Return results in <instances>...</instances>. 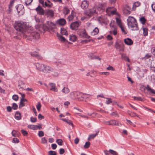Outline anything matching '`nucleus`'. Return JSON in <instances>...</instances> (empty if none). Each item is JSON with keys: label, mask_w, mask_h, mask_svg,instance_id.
Segmentation results:
<instances>
[{"label": "nucleus", "mask_w": 155, "mask_h": 155, "mask_svg": "<svg viewBox=\"0 0 155 155\" xmlns=\"http://www.w3.org/2000/svg\"><path fill=\"white\" fill-rule=\"evenodd\" d=\"M14 27L17 31L21 33V36H23L24 38L27 37L26 35L24 33L25 26L24 22H16L14 25Z\"/></svg>", "instance_id": "f257e3e1"}, {"label": "nucleus", "mask_w": 155, "mask_h": 155, "mask_svg": "<svg viewBox=\"0 0 155 155\" xmlns=\"http://www.w3.org/2000/svg\"><path fill=\"white\" fill-rule=\"evenodd\" d=\"M127 21L128 26L132 28V30L137 31L139 29L137 23L134 18L129 16L127 19Z\"/></svg>", "instance_id": "f03ea898"}, {"label": "nucleus", "mask_w": 155, "mask_h": 155, "mask_svg": "<svg viewBox=\"0 0 155 155\" xmlns=\"http://www.w3.org/2000/svg\"><path fill=\"white\" fill-rule=\"evenodd\" d=\"M54 26V24L52 22L47 21L46 24L43 25V28L44 31H46L52 29Z\"/></svg>", "instance_id": "7ed1b4c3"}, {"label": "nucleus", "mask_w": 155, "mask_h": 155, "mask_svg": "<svg viewBox=\"0 0 155 155\" xmlns=\"http://www.w3.org/2000/svg\"><path fill=\"white\" fill-rule=\"evenodd\" d=\"M82 93L78 91H74L70 93L71 97L73 99H78V101H80V97L81 96Z\"/></svg>", "instance_id": "20e7f679"}, {"label": "nucleus", "mask_w": 155, "mask_h": 155, "mask_svg": "<svg viewBox=\"0 0 155 155\" xmlns=\"http://www.w3.org/2000/svg\"><path fill=\"white\" fill-rule=\"evenodd\" d=\"M79 35L81 38H89L90 37L86 33V31L83 29L80 31L78 33Z\"/></svg>", "instance_id": "39448f33"}, {"label": "nucleus", "mask_w": 155, "mask_h": 155, "mask_svg": "<svg viewBox=\"0 0 155 155\" xmlns=\"http://www.w3.org/2000/svg\"><path fill=\"white\" fill-rule=\"evenodd\" d=\"M80 23L78 21H76L72 23L70 25V28L73 30H77L80 25Z\"/></svg>", "instance_id": "423d86ee"}, {"label": "nucleus", "mask_w": 155, "mask_h": 155, "mask_svg": "<svg viewBox=\"0 0 155 155\" xmlns=\"http://www.w3.org/2000/svg\"><path fill=\"white\" fill-rule=\"evenodd\" d=\"M54 70L50 66L45 65L42 72L45 73H49L52 72Z\"/></svg>", "instance_id": "0eeeda50"}, {"label": "nucleus", "mask_w": 155, "mask_h": 155, "mask_svg": "<svg viewBox=\"0 0 155 155\" xmlns=\"http://www.w3.org/2000/svg\"><path fill=\"white\" fill-rule=\"evenodd\" d=\"M96 12L95 8H92V9L89 10V11H86L85 12V14L87 16L89 17L92 16L93 14Z\"/></svg>", "instance_id": "6e6552de"}, {"label": "nucleus", "mask_w": 155, "mask_h": 155, "mask_svg": "<svg viewBox=\"0 0 155 155\" xmlns=\"http://www.w3.org/2000/svg\"><path fill=\"white\" fill-rule=\"evenodd\" d=\"M45 64L39 63L35 64V66L37 69L39 71L42 72Z\"/></svg>", "instance_id": "1a4fd4ad"}, {"label": "nucleus", "mask_w": 155, "mask_h": 155, "mask_svg": "<svg viewBox=\"0 0 155 155\" xmlns=\"http://www.w3.org/2000/svg\"><path fill=\"white\" fill-rule=\"evenodd\" d=\"M106 123H109V125L121 126V124L117 120H111L109 121H107Z\"/></svg>", "instance_id": "9d476101"}, {"label": "nucleus", "mask_w": 155, "mask_h": 155, "mask_svg": "<svg viewBox=\"0 0 155 155\" xmlns=\"http://www.w3.org/2000/svg\"><path fill=\"white\" fill-rule=\"evenodd\" d=\"M35 10L37 13L41 15H44L45 14V11H44L40 5H38V7L35 8Z\"/></svg>", "instance_id": "9b49d317"}, {"label": "nucleus", "mask_w": 155, "mask_h": 155, "mask_svg": "<svg viewBox=\"0 0 155 155\" xmlns=\"http://www.w3.org/2000/svg\"><path fill=\"white\" fill-rule=\"evenodd\" d=\"M31 39H38L40 38L39 34L37 32H32L30 35Z\"/></svg>", "instance_id": "f8f14e48"}, {"label": "nucleus", "mask_w": 155, "mask_h": 155, "mask_svg": "<svg viewBox=\"0 0 155 155\" xmlns=\"http://www.w3.org/2000/svg\"><path fill=\"white\" fill-rule=\"evenodd\" d=\"M105 3H99L96 7L98 10L100 12H103L105 8Z\"/></svg>", "instance_id": "ddd939ff"}, {"label": "nucleus", "mask_w": 155, "mask_h": 155, "mask_svg": "<svg viewBox=\"0 0 155 155\" xmlns=\"http://www.w3.org/2000/svg\"><path fill=\"white\" fill-rule=\"evenodd\" d=\"M130 9L129 6L127 5H125L123 8V12L127 15L129 14L130 13Z\"/></svg>", "instance_id": "4468645a"}, {"label": "nucleus", "mask_w": 155, "mask_h": 155, "mask_svg": "<svg viewBox=\"0 0 155 155\" xmlns=\"http://www.w3.org/2000/svg\"><path fill=\"white\" fill-rule=\"evenodd\" d=\"M106 12L109 13H111L112 14H114L116 13V10L113 7H109L106 10Z\"/></svg>", "instance_id": "2eb2a0df"}, {"label": "nucleus", "mask_w": 155, "mask_h": 155, "mask_svg": "<svg viewBox=\"0 0 155 155\" xmlns=\"http://www.w3.org/2000/svg\"><path fill=\"white\" fill-rule=\"evenodd\" d=\"M88 6V3L87 1L84 0L82 1L81 5V7L83 9L87 8Z\"/></svg>", "instance_id": "dca6fc26"}, {"label": "nucleus", "mask_w": 155, "mask_h": 155, "mask_svg": "<svg viewBox=\"0 0 155 155\" xmlns=\"http://www.w3.org/2000/svg\"><path fill=\"white\" fill-rule=\"evenodd\" d=\"M45 14L48 16L53 17L54 15V12L52 10H48L45 11Z\"/></svg>", "instance_id": "f3484780"}, {"label": "nucleus", "mask_w": 155, "mask_h": 155, "mask_svg": "<svg viewBox=\"0 0 155 155\" xmlns=\"http://www.w3.org/2000/svg\"><path fill=\"white\" fill-rule=\"evenodd\" d=\"M51 87L50 90L54 92H57L58 89L56 87L54 83H50L49 84Z\"/></svg>", "instance_id": "a211bd4d"}, {"label": "nucleus", "mask_w": 155, "mask_h": 155, "mask_svg": "<svg viewBox=\"0 0 155 155\" xmlns=\"http://www.w3.org/2000/svg\"><path fill=\"white\" fill-rule=\"evenodd\" d=\"M124 42L125 43L129 45H130L133 44V41L129 38H127L124 39Z\"/></svg>", "instance_id": "6ab92c4d"}, {"label": "nucleus", "mask_w": 155, "mask_h": 155, "mask_svg": "<svg viewBox=\"0 0 155 155\" xmlns=\"http://www.w3.org/2000/svg\"><path fill=\"white\" fill-rule=\"evenodd\" d=\"M30 54L32 56L36 57L38 59H41L42 58V57L38 53L35 51L31 52Z\"/></svg>", "instance_id": "aec40b11"}, {"label": "nucleus", "mask_w": 155, "mask_h": 155, "mask_svg": "<svg viewBox=\"0 0 155 155\" xmlns=\"http://www.w3.org/2000/svg\"><path fill=\"white\" fill-rule=\"evenodd\" d=\"M58 23L60 25H65L66 23V21L64 18H61L57 21Z\"/></svg>", "instance_id": "412c9836"}, {"label": "nucleus", "mask_w": 155, "mask_h": 155, "mask_svg": "<svg viewBox=\"0 0 155 155\" xmlns=\"http://www.w3.org/2000/svg\"><path fill=\"white\" fill-rule=\"evenodd\" d=\"M90 97V95L89 94H81V97H80V101H83L85 98H89Z\"/></svg>", "instance_id": "4be33fe9"}, {"label": "nucleus", "mask_w": 155, "mask_h": 155, "mask_svg": "<svg viewBox=\"0 0 155 155\" xmlns=\"http://www.w3.org/2000/svg\"><path fill=\"white\" fill-rule=\"evenodd\" d=\"M44 6L48 8H51L52 5V4L48 0H47L45 2Z\"/></svg>", "instance_id": "5701e85b"}, {"label": "nucleus", "mask_w": 155, "mask_h": 155, "mask_svg": "<svg viewBox=\"0 0 155 155\" xmlns=\"http://www.w3.org/2000/svg\"><path fill=\"white\" fill-rule=\"evenodd\" d=\"M99 32V30L98 29L97 27H96L91 32V35L92 36H94L97 35Z\"/></svg>", "instance_id": "b1692460"}, {"label": "nucleus", "mask_w": 155, "mask_h": 155, "mask_svg": "<svg viewBox=\"0 0 155 155\" xmlns=\"http://www.w3.org/2000/svg\"><path fill=\"white\" fill-rule=\"evenodd\" d=\"M23 6L21 5H19L16 7V9L18 13H19L23 9Z\"/></svg>", "instance_id": "393cba45"}, {"label": "nucleus", "mask_w": 155, "mask_h": 155, "mask_svg": "<svg viewBox=\"0 0 155 155\" xmlns=\"http://www.w3.org/2000/svg\"><path fill=\"white\" fill-rule=\"evenodd\" d=\"M145 88L148 91H150L152 93L155 94V91L150 87L149 85H147Z\"/></svg>", "instance_id": "a878e982"}, {"label": "nucleus", "mask_w": 155, "mask_h": 155, "mask_svg": "<svg viewBox=\"0 0 155 155\" xmlns=\"http://www.w3.org/2000/svg\"><path fill=\"white\" fill-rule=\"evenodd\" d=\"M15 118L17 120H19L21 119V114L19 112H16L15 115Z\"/></svg>", "instance_id": "bb28decb"}, {"label": "nucleus", "mask_w": 155, "mask_h": 155, "mask_svg": "<svg viewBox=\"0 0 155 155\" xmlns=\"http://www.w3.org/2000/svg\"><path fill=\"white\" fill-rule=\"evenodd\" d=\"M62 91L64 94H67L69 92L70 90L68 87H64L62 89Z\"/></svg>", "instance_id": "cd10ccee"}, {"label": "nucleus", "mask_w": 155, "mask_h": 155, "mask_svg": "<svg viewBox=\"0 0 155 155\" xmlns=\"http://www.w3.org/2000/svg\"><path fill=\"white\" fill-rule=\"evenodd\" d=\"M57 36L58 37L59 40L61 41L62 42H64L66 41V39L62 35L58 34Z\"/></svg>", "instance_id": "c85d7f7f"}, {"label": "nucleus", "mask_w": 155, "mask_h": 155, "mask_svg": "<svg viewBox=\"0 0 155 155\" xmlns=\"http://www.w3.org/2000/svg\"><path fill=\"white\" fill-rule=\"evenodd\" d=\"M61 120L64 122H66L69 125H71L72 126H73V124L72 123V121H71V120L66 119L64 118H62L61 119Z\"/></svg>", "instance_id": "c756f323"}, {"label": "nucleus", "mask_w": 155, "mask_h": 155, "mask_svg": "<svg viewBox=\"0 0 155 155\" xmlns=\"http://www.w3.org/2000/svg\"><path fill=\"white\" fill-rule=\"evenodd\" d=\"M69 40L72 41H76L77 37L75 35H70Z\"/></svg>", "instance_id": "7c9ffc66"}, {"label": "nucleus", "mask_w": 155, "mask_h": 155, "mask_svg": "<svg viewBox=\"0 0 155 155\" xmlns=\"http://www.w3.org/2000/svg\"><path fill=\"white\" fill-rule=\"evenodd\" d=\"M14 4V1H11L8 7V12H10L12 10V8Z\"/></svg>", "instance_id": "2f4dec72"}, {"label": "nucleus", "mask_w": 155, "mask_h": 155, "mask_svg": "<svg viewBox=\"0 0 155 155\" xmlns=\"http://www.w3.org/2000/svg\"><path fill=\"white\" fill-rule=\"evenodd\" d=\"M61 34L64 35H68L67 32L66 30L64 28H61Z\"/></svg>", "instance_id": "473e14b6"}, {"label": "nucleus", "mask_w": 155, "mask_h": 155, "mask_svg": "<svg viewBox=\"0 0 155 155\" xmlns=\"http://www.w3.org/2000/svg\"><path fill=\"white\" fill-rule=\"evenodd\" d=\"M74 16L75 15L74 12V13L72 12L71 14L69 16L68 18V20L70 21H72L74 18Z\"/></svg>", "instance_id": "72a5a7b5"}, {"label": "nucleus", "mask_w": 155, "mask_h": 155, "mask_svg": "<svg viewBox=\"0 0 155 155\" xmlns=\"http://www.w3.org/2000/svg\"><path fill=\"white\" fill-rule=\"evenodd\" d=\"M99 131L97 132L95 134H93L89 135V137L88 138V140H89L90 139H93L96 136L98 135V134Z\"/></svg>", "instance_id": "f704fd0d"}, {"label": "nucleus", "mask_w": 155, "mask_h": 155, "mask_svg": "<svg viewBox=\"0 0 155 155\" xmlns=\"http://www.w3.org/2000/svg\"><path fill=\"white\" fill-rule=\"evenodd\" d=\"M139 20L143 24H145L146 22V19L144 17H142L140 18Z\"/></svg>", "instance_id": "c9c22d12"}, {"label": "nucleus", "mask_w": 155, "mask_h": 155, "mask_svg": "<svg viewBox=\"0 0 155 155\" xmlns=\"http://www.w3.org/2000/svg\"><path fill=\"white\" fill-rule=\"evenodd\" d=\"M56 143L60 146L62 145L63 141L61 139H58L56 141Z\"/></svg>", "instance_id": "e433bc0d"}, {"label": "nucleus", "mask_w": 155, "mask_h": 155, "mask_svg": "<svg viewBox=\"0 0 155 155\" xmlns=\"http://www.w3.org/2000/svg\"><path fill=\"white\" fill-rule=\"evenodd\" d=\"M140 5V3L139 2H135L134 3L133 7L134 8H136L139 6Z\"/></svg>", "instance_id": "4c0bfd02"}, {"label": "nucleus", "mask_w": 155, "mask_h": 155, "mask_svg": "<svg viewBox=\"0 0 155 155\" xmlns=\"http://www.w3.org/2000/svg\"><path fill=\"white\" fill-rule=\"evenodd\" d=\"M28 127L31 129L33 130H36V125H28Z\"/></svg>", "instance_id": "58836bf2"}, {"label": "nucleus", "mask_w": 155, "mask_h": 155, "mask_svg": "<svg viewBox=\"0 0 155 155\" xmlns=\"http://www.w3.org/2000/svg\"><path fill=\"white\" fill-rule=\"evenodd\" d=\"M109 152L113 155H118V153L116 151L111 149L109 150Z\"/></svg>", "instance_id": "ea45409f"}, {"label": "nucleus", "mask_w": 155, "mask_h": 155, "mask_svg": "<svg viewBox=\"0 0 155 155\" xmlns=\"http://www.w3.org/2000/svg\"><path fill=\"white\" fill-rule=\"evenodd\" d=\"M119 27L121 29L122 32H124L125 34H127V31L126 29L122 26V25H120Z\"/></svg>", "instance_id": "a19ab883"}, {"label": "nucleus", "mask_w": 155, "mask_h": 155, "mask_svg": "<svg viewBox=\"0 0 155 155\" xmlns=\"http://www.w3.org/2000/svg\"><path fill=\"white\" fill-rule=\"evenodd\" d=\"M105 98L107 100L106 101V103L107 104H109L112 102L111 98L107 97H106Z\"/></svg>", "instance_id": "79ce46f5"}, {"label": "nucleus", "mask_w": 155, "mask_h": 155, "mask_svg": "<svg viewBox=\"0 0 155 155\" xmlns=\"http://www.w3.org/2000/svg\"><path fill=\"white\" fill-rule=\"evenodd\" d=\"M41 143L43 144H46L47 143V140L45 137H43L41 138Z\"/></svg>", "instance_id": "37998d69"}, {"label": "nucleus", "mask_w": 155, "mask_h": 155, "mask_svg": "<svg viewBox=\"0 0 155 155\" xmlns=\"http://www.w3.org/2000/svg\"><path fill=\"white\" fill-rule=\"evenodd\" d=\"M90 145V143L89 142H86L84 145V148L85 149H87L89 148Z\"/></svg>", "instance_id": "c03bdc74"}, {"label": "nucleus", "mask_w": 155, "mask_h": 155, "mask_svg": "<svg viewBox=\"0 0 155 155\" xmlns=\"http://www.w3.org/2000/svg\"><path fill=\"white\" fill-rule=\"evenodd\" d=\"M143 34L144 36H147L148 35V29L147 28H143Z\"/></svg>", "instance_id": "a18cd8bd"}, {"label": "nucleus", "mask_w": 155, "mask_h": 155, "mask_svg": "<svg viewBox=\"0 0 155 155\" xmlns=\"http://www.w3.org/2000/svg\"><path fill=\"white\" fill-rule=\"evenodd\" d=\"M70 12V10L67 7H64V12L65 14H67Z\"/></svg>", "instance_id": "49530a36"}, {"label": "nucleus", "mask_w": 155, "mask_h": 155, "mask_svg": "<svg viewBox=\"0 0 155 155\" xmlns=\"http://www.w3.org/2000/svg\"><path fill=\"white\" fill-rule=\"evenodd\" d=\"M116 21L119 26H120V25H122L121 23V20L119 18H116Z\"/></svg>", "instance_id": "de8ad7c7"}, {"label": "nucleus", "mask_w": 155, "mask_h": 155, "mask_svg": "<svg viewBox=\"0 0 155 155\" xmlns=\"http://www.w3.org/2000/svg\"><path fill=\"white\" fill-rule=\"evenodd\" d=\"M107 69L109 71H115V69L114 68H113L112 66H110V65L109 66V67L107 68Z\"/></svg>", "instance_id": "09e8293b"}, {"label": "nucleus", "mask_w": 155, "mask_h": 155, "mask_svg": "<svg viewBox=\"0 0 155 155\" xmlns=\"http://www.w3.org/2000/svg\"><path fill=\"white\" fill-rule=\"evenodd\" d=\"M134 97V99L136 100L137 101H143V99L142 98L140 97Z\"/></svg>", "instance_id": "8fccbe9b"}, {"label": "nucleus", "mask_w": 155, "mask_h": 155, "mask_svg": "<svg viewBox=\"0 0 155 155\" xmlns=\"http://www.w3.org/2000/svg\"><path fill=\"white\" fill-rule=\"evenodd\" d=\"M49 155H57V154L55 151H50L48 152Z\"/></svg>", "instance_id": "3c124183"}, {"label": "nucleus", "mask_w": 155, "mask_h": 155, "mask_svg": "<svg viewBox=\"0 0 155 155\" xmlns=\"http://www.w3.org/2000/svg\"><path fill=\"white\" fill-rule=\"evenodd\" d=\"M18 98V96L17 95L14 94L12 96V99L15 101H17Z\"/></svg>", "instance_id": "603ef678"}, {"label": "nucleus", "mask_w": 155, "mask_h": 155, "mask_svg": "<svg viewBox=\"0 0 155 155\" xmlns=\"http://www.w3.org/2000/svg\"><path fill=\"white\" fill-rule=\"evenodd\" d=\"M18 105L16 103H14L13 104L12 108L14 110L17 109L18 108Z\"/></svg>", "instance_id": "864d4df0"}, {"label": "nucleus", "mask_w": 155, "mask_h": 155, "mask_svg": "<svg viewBox=\"0 0 155 155\" xmlns=\"http://www.w3.org/2000/svg\"><path fill=\"white\" fill-rule=\"evenodd\" d=\"M44 135V133L42 131H40L38 132V135L40 137H42Z\"/></svg>", "instance_id": "5fc2aeb1"}, {"label": "nucleus", "mask_w": 155, "mask_h": 155, "mask_svg": "<svg viewBox=\"0 0 155 155\" xmlns=\"http://www.w3.org/2000/svg\"><path fill=\"white\" fill-rule=\"evenodd\" d=\"M33 0H26L25 3L27 5H29L32 2Z\"/></svg>", "instance_id": "6e6d98bb"}, {"label": "nucleus", "mask_w": 155, "mask_h": 155, "mask_svg": "<svg viewBox=\"0 0 155 155\" xmlns=\"http://www.w3.org/2000/svg\"><path fill=\"white\" fill-rule=\"evenodd\" d=\"M122 57L126 61H128V62L130 61V60L129 58L126 55H122Z\"/></svg>", "instance_id": "4d7b16f0"}, {"label": "nucleus", "mask_w": 155, "mask_h": 155, "mask_svg": "<svg viewBox=\"0 0 155 155\" xmlns=\"http://www.w3.org/2000/svg\"><path fill=\"white\" fill-rule=\"evenodd\" d=\"M21 131L24 136H26L28 134V132L25 130H22Z\"/></svg>", "instance_id": "13d9d810"}, {"label": "nucleus", "mask_w": 155, "mask_h": 155, "mask_svg": "<svg viewBox=\"0 0 155 155\" xmlns=\"http://www.w3.org/2000/svg\"><path fill=\"white\" fill-rule=\"evenodd\" d=\"M12 142L15 143H17L19 142V141L18 139L14 138L13 139Z\"/></svg>", "instance_id": "bf43d9fd"}, {"label": "nucleus", "mask_w": 155, "mask_h": 155, "mask_svg": "<svg viewBox=\"0 0 155 155\" xmlns=\"http://www.w3.org/2000/svg\"><path fill=\"white\" fill-rule=\"evenodd\" d=\"M111 115L112 116H115L117 117H119L118 114L116 112H112L111 114Z\"/></svg>", "instance_id": "052dcab7"}, {"label": "nucleus", "mask_w": 155, "mask_h": 155, "mask_svg": "<svg viewBox=\"0 0 155 155\" xmlns=\"http://www.w3.org/2000/svg\"><path fill=\"white\" fill-rule=\"evenodd\" d=\"M129 114L131 116V117H134V116H137V117H138L137 114H136V113H135L134 112H131L130 113H129Z\"/></svg>", "instance_id": "680f3d73"}, {"label": "nucleus", "mask_w": 155, "mask_h": 155, "mask_svg": "<svg viewBox=\"0 0 155 155\" xmlns=\"http://www.w3.org/2000/svg\"><path fill=\"white\" fill-rule=\"evenodd\" d=\"M17 132L15 130H13L12 132V135L13 136L16 137L17 136Z\"/></svg>", "instance_id": "e2e57ef3"}, {"label": "nucleus", "mask_w": 155, "mask_h": 155, "mask_svg": "<svg viewBox=\"0 0 155 155\" xmlns=\"http://www.w3.org/2000/svg\"><path fill=\"white\" fill-rule=\"evenodd\" d=\"M37 108L38 111H39L40 110L41 107V105L40 103H38V104L36 106Z\"/></svg>", "instance_id": "0e129e2a"}, {"label": "nucleus", "mask_w": 155, "mask_h": 155, "mask_svg": "<svg viewBox=\"0 0 155 155\" xmlns=\"http://www.w3.org/2000/svg\"><path fill=\"white\" fill-rule=\"evenodd\" d=\"M31 121L32 122H35L36 121V119L35 118L31 117Z\"/></svg>", "instance_id": "69168bd1"}, {"label": "nucleus", "mask_w": 155, "mask_h": 155, "mask_svg": "<svg viewBox=\"0 0 155 155\" xmlns=\"http://www.w3.org/2000/svg\"><path fill=\"white\" fill-rule=\"evenodd\" d=\"M64 150L63 148H61L60 149L59 153L60 154H63L64 152Z\"/></svg>", "instance_id": "338daca9"}, {"label": "nucleus", "mask_w": 155, "mask_h": 155, "mask_svg": "<svg viewBox=\"0 0 155 155\" xmlns=\"http://www.w3.org/2000/svg\"><path fill=\"white\" fill-rule=\"evenodd\" d=\"M151 7L152 10L155 12V3L153 4L152 5Z\"/></svg>", "instance_id": "774afa93"}]
</instances>
